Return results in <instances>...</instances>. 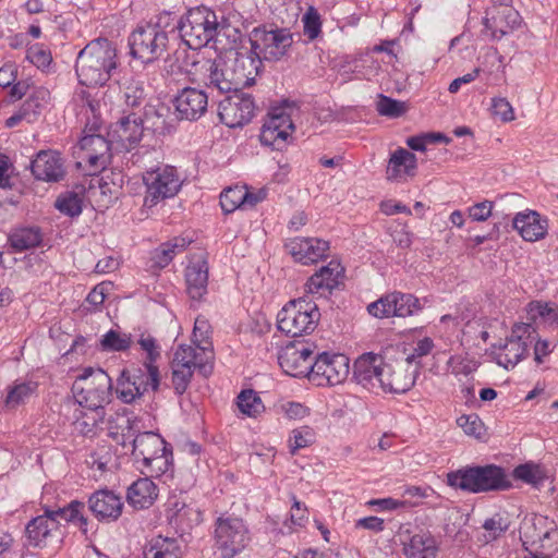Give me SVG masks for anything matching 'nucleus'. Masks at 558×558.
<instances>
[{
    "label": "nucleus",
    "instance_id": "1",
    "mask_svg": "<svg viewBox=\"0 0 558 558\" xmlns=\"http://www.w3.org/2000/svg\"><path fill=\"white\" fill-rule=\"evenodd\" d=\"M154 151L141 148L132 154L133 165L145 168L142 180L145 185L144 206L151 208L158 203L174 197L181 190L182 180L175 167L170 165H153L150 156Z\"/></svg>",
    "mask_w": 558,
    "mask_h": 558
},
{
    "label": "nucleus",
    "instance_id": "2",
    "mask_svg": "<svg viewBox=\"0 0 558 558\" xmlns=\"http://www.w3.org/2000/svg\"><path fill=\"white\" fill-rule=\"evenodd\" d=\"M118 68L116 46L106 38L88 43L76 58L75 72L78 82L85 86H102Z\"/></svg>",
    "mask_w": 558,
    "mask_h": 558
},
{
    "label": "nucleus",
    "instance_id": "3",
    "mask_svg": "<svg viewBox=\"0 0 558 558\" xmlns=\"http://www.w3.org/2000/svg\"><path fill=\"white\" fill-rule=\"evenodd\" d=\"M447 484L472 494L507 490L512 486L505 469L495 464L465 466L449 472Z\"/></svg>",
    "mask_w": 558,
    "mask_h": 558
},
{
    "label": "nucleus",
    "instance_id": "4",
    "mask_svg": "<svg viewBox=\"0 0 558 558\" xmlns=\"http://www.w3.org/2000/svg\"><path fill=\"white\" fill-rule=\"evenodd\" d=\"M132 456L144 475L159 477L172 466V449L157 433H140L133 439Z\"/></svg>",
    "mask_w": 558,
    "mask_h": 558
},
{
    "label": "nucleus",
    "instance_id": "5",
    "mask_svg": "<svg viewBox=\"0 0 558 558\" xmlns=\"http://www.w3.org/2000/svg\"><path fill=\"white\" fill-rule=\"evenodd\" d=\"M226 27V20L219 22L216 13L205 5L190 9L178 25L183 41L193 50L216 40Z\"/></svg>",
    "mask_w": 558,
    "mask_h": 558
},
{
    "label": "nucleus",
    "instance_id": "6",
    "mask_svg": "<svg viewBox=\"0 0 558 558\" xmlns=\"http://www.w3.org/2000/svg\"><path fill=\"white\" fill-rule=\"evenodd\" d=\"M213 352H198L192 345L180 344L171 362V386L174 393L182 396L187 390L195 371L208 377L213 373Z\"/></svg>",
    "mask_w": 558,
    "mask_h": 558
},
{
    "label": "nucleus",
    "instance_id": "7",
    "mask_svg": "<svg viewBox=\"0 0 558 558\" xmlns=\"http://www.w3.org/2000/svg\"><path fill=\"white\" fill-rule=\"evenodd\" d=\"M320 318L317 304L305 298L290 301L278 313V329L291 337L311 333Z\"/></svg>",
    "mask_w": 558,
    "mask_h": 558
},
{
    "label": "nucleus",
    "instance_id": "8",
    "mask_svg": "<svg viewBox=\"0 0 558 558\" xmlns=\"http://www.w3.org/2000/svg\"><path fill=\"white\" fill-rule=\"evenodd\" d=\"M112 381L102 369L86 368L73 386L80 408L105 409L110 402Z\"/></svg>",
    "mask_w": 558,
    "mask_h": 558
},
{
    "label": "nucleus",
    "instance_id": "9",
    "mask_svg": "<svg viewBox=\"0 0 558 558\" xmlns=\"http://www.w3.org/2000/svg\"><path fill=\"white\" fill-rule=\"evenodd\" d=\"M535 339L536 328L533 324H515L505 342L495 347L494 354L497 364L506 369L513 368L521 360L527 356Z\"/></svg>",
    "mask_w": 558,
    "mask_h": 558
},
{
    "label": "nucleus",
    "instance_id": "10",
    "mask_svg": "<svg viewBox=\"0 0 558 558\" xmlns=\"http://www.w3.org/2000/svg\"><path fill=\"white\" fill-rule=\"evenodd\" d=\"M167 45L168 34L159 24L137 26L129 37L130 54L144 63L158 60Z\"/></svg>",
    "mask_w": 558,
    "mask_h": 558
},
{
    "label": "nucleus",
    "instance_id": "11",
    "mask_svg": "<svg viewBox=\"0 0 558 558\" xmlns=\"http://www.w3.org/2000/svg\"><path fill=\"white\" fill-rule=\"evenodd\" d=\"M251 46L254 54L267 61L282 59L293 45V34L286 27H255L251 33Z\"/></svg>",
    "mask_w": 558,
    "mask_h": 558
},
{
    "label": "nucleus",
    "instance_id": "12",
    "mask_svg": "<svg viewBox=\"0 0 558 558\" xmlns=\"http://www.w3.org/2000/svg\"><path fill=\"white\" fill-rule=\"evenodd\" d=\"M160 386L158 366H141L123 369L117 380V393L124 403H132L148 389L157 391Z\"/></svg>",
    "mask_w": 558,
    "mask_h": 558
},
{
    "label": "nucleus",
    "instance_id": "13",
    "mask_svg": "<svg viewBox=\"0 0 558 558\" xmlns=\"http://www.w3.org/2000/svg\"><path fill=\"white\" fill-rule=\"evenodd\" d=\"M251 542L250 531L240 518L220 517L216 521L215 544L221 558H233Z\"/></svg>",
    "mask_w": 558,
    "mask_h": 558
},
{
    "label": "nucleus",
    "instance_id": "14",
    "mask_svg": "<svg viewBox=\"0 0 558 558\" xmlns=\"http://www.w3.org/2000/svg\"><path fill=\"white\" fill-rule=\"evenodd\" d=\"M420 300L410 293L393 291L368 304V313L376 318L408 317L421 311Z\"/></svg>",
    "mask_w": 558,
    "mask_h": 558
},
{
    "label": "nucleus",
    "instance_id": "15",
    "mask_svg": "<svg viewBox=\"0 0 558 558\" xmlns=\"http://www.w3.org/2000/svg\"><path fill=\"white\" fill-rule=\"evenodd\" d=\"M310 379L318 386H336L349 374V359L344 354L322 352L315 356Z\"/></svg>",
    "mask_w": 558,
    "mask_h": 558
},
{
    "label": "nucleus",
    "instance_id": "16",
    "mask_svg": "<svg viewBox=\"0 0 558 558\" xmlns=\"http://www.w3.org/2000/svg\"><path fill=\"white\" fill-rule=\"evenodd\" d=\"M219 101L218 116L220 121L228 128H241L247 124L255 111V102L251 95L242 92H231Z\"/></svg>",
    "mask_w": 558,
    "mask_h": 558
},
{
    "label": "nucleus",
    "instance_id": "17",
    "mask_svg": "<svg viewBox=\"0 0 558 558\" xmlns=\"http://www.w3.org/2000/svg\"><path fill=\"white\" fill-rule=\"evenodd\" d=\"M294 131L287 107H274L260 131V143L275 149H282Z\"/></svg>",
    "mask_w": 558,
    "mask_h": 558
},
{
    "label": "nucleus",
    "instance_id": "18",
    "mask_svg": "<svg viewBox=\"0 0 558 558\" xmlns=\"http://www.w3.org/2000/svg\"><path fill=\"white\" fill-rule=\"evenodd\" d=\"M314 351L305 343H290L278 355V363L283 372L292 377H308L312 375L315 357Z\"/></svg>",
    "mask_w": 558,
    "mask_h": 558
},
{
    "label": "nucleus",
    "instance_id": "19",
    "mask_svg": "<svg viewBox=\"0 0 558 558\" xmlns=\"http://www.w3.org/2000/svg\"><path fill=\"white\" fill-rule=\"evenodd\" d=\"M344 277V267L337 259H331L327 265L315 271L305 283V291L327 298L338 289Z\"/></svg>",
    "mask_w": 558,
    "mask_h": 558
},
{
    "label": "nucleus",
    "instance_id": "20",
    "mask_svg": "<svg viewBox=\"0 0 558 558\" xmlns=\"http://www.w3.org/2000/svg\"><path fill=\"white\" fill-rule=\"evenodd\" d=\"M62 524L50 513V507H46L44 513L33 518L25 527L28 545L34 547L46 546L47 541L56 538L61 541Z\"/></svg>",
    "mask_w": 558,
    "mask_h": 558
},
{
    "label": "nucleus",
    "instance_id": "21",
    "mask_svg": "<svg viewBox=\"0 0 558 558\" xmlns=\"http://www.w3.org/2000/svg\"><path fill=\"white\" fill-rule=\"evenodd\" d=\"M286 248L293 259L302 265L316 264L325 258L329 242L319 238H293L286 242Z\"/></svg>",
    "mask_w": 558,
    "mask_h": 558
},
{
    "label": "nucleus",
    "instance_id": "22",
    "mask_svg": "<svg viewBox=\"0 0 558 558\" xmlns=\"http://www.w3.org/2000/svg\"><path fill=\"white\" fill-rule=\"evenodd\" d=\"M231 74L230 80L234 92H241L243 88L252 86L256 76L259 74L263 62L260 58L253 53H236V57L229 61Z\"/></svg>",
    "mask_w": 558,
    "mask_h": 558
},
{
    "label": "nucleus",
    "instance_id": "23",
    "mask_svg": "<svg viewBox=\"0 0 558 558\" xmlns=\"http://www.w3.org/2000/svg\"><path fill=\"white\" fill-rule=\"evenodd\" d=\"M124 504L120 495L110 489H98L88 498V509L100 522H114L123 511Z\"/></svg>",
    "mask_w": 558,
    "mask_h": 558
},
{
    "label": "nucleus",
    "instance_id": "24",
    "mask_svg": "<svg viewBox=\"0 0 558 558\" xmlns=\"http://www.w3.org/2000/svg\"><path fill=\"white\" fill-rule=\"evenodd\" d=\"M173 105L179 119L196 121L207 110L208 95L195 87H184L174 97Z\"/></svg>",
    "mask_w": 558,
    "mask_h": 558
},
{
    "label": "nucleus",
    "instance_id": "25",
    "mask_svg": "<svg viewBox=\"0 0 558 558\" xmlns=\"http://www.w3.org/2000/svg\"><path fill=\"white\" fill-rule=\"evenodd\" d=\"M554 533H556L555 522L544 515L525 518L520 526V539L526 550H530L529 546L535 547V549L545 547L544 543Z\"/></svg>",
    "mask_w": 558,
    "mask_h": 558
},
{
    "label": "nucleus",
    "instance_id": "26",
    "mask_svg": "<svg viewBox=\"0 0 558 558\" xmlns=\"http://www.w3.org/2000/svg\"><path fill=\"white\" fill-rule=\"evenodd\" d=\"M521 17L513 7L487 8L483 23L494 39H500L520 25Z\"/></svg>",
    "mask_w": 558,
    "mask_h": 558
},
{
    "label": "nucleus",
    "instance_id": "27",
    "mask_svg": "<svg viewBox=\"0 0 558 558\" xmlns=\"http://www.w3.org/2000/svg\"><path fill=\"white\" fill-rule=\"evenodd\" d=\"M31 170L37 180L59 182L65 175L60 154L52 150H40L31 162Z\"/></svg>",
    "mask_w": 558,
    "mask_h": 558
},
{
    "label": "nucleus",
    "instance_id": "28",
    "mask_svg": "<svg viewBox=\"0 0 558 558\" xmlns=\"http://www.w3.org/2000/svg\"><path fill=\"white\" fill-rule=\"evenodd\" d=\"M186 291L194 301H201L207 293L208 263L205 255H194L185 268Z\"/></svg>",
    "mask_w": 558,
    "mask_h": 558
},
{
    "label": "nucleus",
    "instance_id": "29",
    "mask_svg": "<svg viewBox=\"0 0 558 558\" xmlns=\"http://www.w3.org/2000/svg\"><path fill=\"white\" fill-rule=\"evenodd\" d=\"M383 356L375 353H365L361 355L353 365V376L355 380L367 389L379 387L381 369L385 366Z\"/></svg>",
    "mask_w": 558,
    "mask_h": 558
},
{
    "label": "nucleus",
    "instance_id": "30",
    "mask_svg": "<svg viewBox=\"0 0 558 558\" xmlns=\"http://www.w3.org/2000/svg\"><path fill=\"white\" fill-rule=\"evenodd\" d=\"M84 159L96 172L106 168L110 157V143L99 134L85 135L80 140Z\"/></svg>",
    "mask_w": 558,
    "mask_h": 558
},
{
    "label": "nucleus",
    "instance_id": "31",
    "mask_svg": "<svg viewBox=\"0 0 558 558\" xmlns=\"http://www.w3.org/2000/svg\"><path fill=\"white\" fill-rule=\"evenodd\" d=\"M415 384L414 372L403 366L385 364L379 378V388L391 393H404Z\"/></svg>",
    "mask_w": 558,
    "mask_h": 558
},
{
    "label": "nucleus",
    "instance_id": "32",
    "mask_svg": "<svg viewBox=\"0 0 558 558\" xmlns=\"http://www.w3.org/2000/svg\"><path fill=\"white\" fill-rule=\"evenodd\" d=\"M512 226L525 241L530 242L545 238L548 230L547 219L534 210L518 213L512 220Z\"/></svg>",
    "mask_w": 558,
    "mask_h": 558
},
{
    "label": "nucleus",
    "instance_id": "33",
    "mask_svg": "<svg viewBox=\"0 0 558 558\" xmlns=\"http://www.w3.org/2000/svg\"><path fill=\"white\" fill-rule=\"evenodd\" d=\"M149 475L133 482L126 492V500L135 509H147L158 497V488Z\"/></svg>",
    "mask_w": 558,
    "mask_h": 558
},
{
    "label": "nucleus",
    "instance_id": "34",
    "mask_svg": "<svg viewBox=\"0 0 558 558\" xmlns=\"http://www.w3.org/2000/svg\"><path fill=\"white\" fill-rule=\"evenodd\" d=\"M438 543L428 531L413 534L403 544V554L407 558H437Z\"/></svg>",
    "mask_w": 558,
    "mask_h": 558
},
{
    "label": "nucleus",
    "instance_id": "35",
    "mask_svg": "<svg viewBox=\"0 0 558 558\" xmlns=\"http://www.w3.org/2000/svg\"><path fill=\"white\" fill-rule=\"evenodd\" d=\"M416 169V156L404 149L398 148L389 159L386 170L389 181H404L407 177H413Z\"/></svg>",
    "mask_w": 558,
    "mask_h": 558
},
{
    "label": "nucleus",
    "instance_id": "36",
    "mask_svg": "<svg viewBox=\"0 0 558 558\" xmlns=\"http://www.w3.org/2000/svg\"><path fill=\"white\" fill-rule=\"evenodd\" d=\"M205 85L211 90H217L219 94L234 92L233 84L230 80V65L229 61L221 58L208 62Z\"/></svg>",
    "mask_w": 558,
    "mask_h": 558
},
{
    "label": "nucleus",
    "instance_id": "37",
    "mask_svg": "<svg viewBox=\"0 0 558 558\" xmlns=\"http://www.w3.org/2000/svg\"><path fill=\"white\" fill-rule=\"evenodd\" d=\"M190 243L191 240H186L182 236H175L165 243H161L150 252L149 268L159 270L167 267L174 256L183 252Z\"/></svg>",
    "mask_w": 558,
    "mask_h": 558
},
{
    "label": "nucleus",
    "instance_id": "38",
    "mask_svg": "<svg viewBox=\"0 0 558 558\" xmlns=\"http://www.w3.org/2000/svg\"><path fill=\"white\" fill-rule=\"evenodd\" d=\"M114 132L122 145L130 150L143 136V120L136 113L130 112L119 120Z\"/></svg>",
    "mask_w": 558,
    "mask_h": 558
},
{
    "label": "nucleus",
    "instance_id": "39",
    "mask_svg": "<svg viewBox=\"0 0 558 558\" xmlns=\"http://www.w3.org/2000/svg\"><path fill=\"white\" fill-rule=\"evenodd\" d=\"M183 548L179 538L158 535L144 550L145 558H182Z\"/></svg>",
    "mask_w": 558,
    "mask_h": 558
},
{
    "label": "nucleus",
    "instance_id": "40",
    "mask_svg": "<svg viewBox=\"0 0 558 558\" xmlns=\"http://www.w3.org/2000/svg\"><path fill=\"white\" fill-rule=\"evenodd\" d=\"M84 509L85 504L83 501L72 500L64 507H58L56 509L50 508V513L57 521L75 524L82 533L86 535L88 531V519L84 515Z\"/></svg>",
    "mask_w": 558,
    "mask_h": 558
},
{
    "label": "nucleus",
    "instance_id": "41",
    "mask_svg": "<svg viewBox=\"0 0 558 558\" xmlns=\"http://www.w3.org/2000/svg\"><path fill=\"white\" fill-rule=\"evenodd\" d=\"M43 239V231L37 226L16 228L9 235L10 245L15 252L35 248L41 244Z\"/></svg>",
    "mask_w": 558,
    "mask_h": 558
},
{
    "label": "nucleus",
    "instance_id": "42",
    "mask_svg": "<svg viewBox=\"0 0 558 558\" xmlns=\"http://www.w3.org/2000/svg\"><path fill=\"white\" fill-rule=\"evenodd\" d=\"M169 520L178 531L184 534L202 522V512L184 502L175 501Z\"/></svg>",
    "mask_w": 558,
    "mask_h": 558
},
{
    "label": "nucleus",
    "instance_id": "43",
    "mask_svg": "<svg viewBox=\"0 0 558 558\" xmlns=\"http://www.w3.org/2000/svg\"><path fill=\"white\" fill-rule=\"evenodd\" d=\"M75 427L84 436H94L105 420V409L81 408L77 410Z\"/></svg>",
    "mask_w": 558,
    "mask_h": 558
},
{
    "label": "nucleus",
    "instance_id": "44",
    "mask_svg": "<svg viewBox=\"0 0 558 558\" xmlns=\"http://www.w3.org/2000/svg\"><path fill=\"white\" fill-rule=\"evenodd\" d=\"M38 383L35 380H16L8 390L4 403L10 409L28 401L37 391Z\"/></svg>",
    "mask_w": 558,
    "mask_h": 558
},
{
    "label": "nucleus",
    "instance_id": "45",
    "mask_svg": "<svg viewBox=\"0 0 558 558\" xmlns=\"http://www.w3.org/2000/svg\"><path fill=\"white\" fill-rule=\"evenodd\" d=\"M245 201H247L246 186L228 187L220 194V206L226 214H231L238 208L245 209Z\"/></svg>",
    "mask_w": 558,
    "mask_h": 558
},
{
    "label": "nucleus",
    "instance_id": "46",
    "mask_svg": "<svg viewBox=\"0 0 558 558\" xmlns=\"http://www.w3.org/2000/svg\"><path fill=\"white\" fill-rule=\"evenodd\" d=\"M236 405L240 412L250 417H256L265 411V405L253 389L242 390L236 397Z\"/></svg>",
    "mask_w": 558,
    "mask_h": 558
},
{
    "label": "nucleus",
    "instance_id": "47",
    "mask_svg": "<svg viewBox=\"0 0 558 558\" xmlns=\"http://www.w3.org/2000/svg\"><path fill=\"white\" fill-rule=\"evenodd\" d=\"M529 319L533 323L541 320L545 324L553 325L558 323V307L538 301H533L526 307Z\"/></svg>",
    "mask_w": 558,
    "mask_h": 558
},
{
    "label": "nucleus",
    "instance_id": "48",
    "mask_svg": "<svg viewBox=\"0 0 558 558\" xmlns=\"http://www.w3.org/2000/svg\"><path fill=\"white\" fill-rule=\"evenodd\" d=\"M54 206L69 217H77L82 213L83 196L74 191H66L58 196Z\"/></svg>",
    "mask_w": 558,
    "mask_h": 558
},
{
    "label": "nucleus",
    "instance_id": "49",
    "mask_svg": "<svg viewBox=\"0 0 558 558\" xmlns=\"http://www.w3.org/2000/svg\"><path fill=\"white\" fill-rule=\"evenodd\" d=\"M211 327L207 319L204 317H197L194 323L193 328V337L192 345L194 349H197L198 352H204L206 350L213 351V343L210 341Z\"/></svg>",
    "mask_w": 558,
    "mask_h": 558
},
{
    "label": "nucleus",
    "instance_id": "50",
    "mask_svg": "<svg viewBox=\"0 0 558 558\" xmlns=\"http://www.w3.org/2000/svg\"><path fill=\"white\" fill-rule=\"evenodd\" d=\"M510 522L507 517L501 513H495L483 523V529L487 532L484 535L485 542L489 543L499 538L509 529Z\"/></svg>",
    "mask_w": 558,
    "mask_h": 558
},
{
    "label": "nucleus",
    "instance_id": "51",
    "mask_svg": "<svg viewBox=\"0 0 558 558\" xmlns=\"http://www.w3.org/2000/svg\"><path fill=\"white\" fill-rule=\"evenodd\" d=\"M316 441V434L310 426H302L291 432L289 438L290 452L295 454L298 450L307 448Z\"/></svg>",
    "mask_w": 558,
    "mask_h": 558
},
{
    "label": "nucleus",
    "instance_id": "52",
    "mask_svg": "<svg viewBox=\"0 0 558 558\" xmlns=\"http://www.w3.org/2000/svg\"><path fill=\"white\" fill-rule=\"evenodd\" d=\"M457 425L462 428L465 435L477 439L485 434L484 423L475 413L462 414L457 418Z\"/></svg>",
    "mask_w": 558,
    "mask_h": 558
},
{
    "label": "nucleus",
    "instance_id": "53",
    "mask_svg": "<svg viewBox=\"0 0 558 558\" xmlns=\"http://www.w3.org/2000/svg\"><path fill=\"white\" fill-rule=\"evenodd\" d=\"M131 343L130 335L120 333L116 330H109L101 339V347L106 351H125L131 347Z\"/></svg>",
    "mask_w": 558,
    "mask_h": 558
},
{
    "label": "nucleus",
    "instance_id": "54",
    "mask_svg": "<svg viewBox=\"0 0 558 558\" xmlns=\"http://www.w3.org/2000/svg\"><path fill=\"white\" fill-rule=\"evenodd\" d=\"M137 342L141 345V349L147 353L143 365L157 366L155 362L160 357V349L156 342V339L150 335H142Z\"/></svg>",
    "mask_w": 558,
    "mask_h": 558
},
{
    "label": "nucleus",
    "instance_id": "55",
    "mask_svg": "<svg viewBox=\"0 0 558 558\" xmlns=\"http://www.w3.org/2000/svg\"><path fill=\"white\" fill-rule=\"evenodd\" d=\"M303 31L304 35L310 40L316 39L322 32V22L319 14L311 8L303 16Z\"/></svg>",
    "mask_w": 558,
    "mask_h": 558
},
{
    "label": "nucleus",
    "instance_id": "56",
    "mask_svg": "<svg viewBox=\"0 0 558 558\" xmlns=\"http://www.w3.org/2000/svg\"><path fill=\"white\" fill-rule=\"evenodd\" d=\"M377 111L381 116L397 118L403 114L404 104L390 97L380 95L379 101L377 102Z\"/></svg>",
    "mask_w": 558,
    "mask_h": 558
},
{
    "label": "nucleus",
    "instance_id": "57",
    "mask_svg": "<svg viewBox=\"0 0 558 558\" xmlns=\"http://www.w3.org/2000/svg\"><path fill=\"white\" fill-rule=\"evenodd\" d=\"M145 90L138 83L129 84L123 92V99L126 107L138 108L145 100Z\"/></svg>",
    "mask_w": 558,
    "mask_h": 558
},
{
    "label": "nucleus",
    "instance_id": "58",
    "mask_svg": "<svg viewBox=\"0 0 558 558\" xmlns=\"http://www.w3.org/2000/svg\"><path fill=\"white\" fill-rule=\"evenodd\" d=\"M48 92L46 89H39L34 95L28 97L19 109V112L28 121L31 116L36 117L39 109V99H45Z\"/></svg>",
    "mask_w": 558,
    "mask_h": 558
},
{
    "label": "nucleus",
    "instance_id": "59",
    "mask_svg": "<svg viewBox=\"0 0 558 558\" xmlns=\"http://www.w3.org/2000/svg\"><path fill=\"white\" fill-rule=\"evenodd\" d=\"M169 112V108L162 104L155 106H146L144 117L147 122L151 121V126L162 129L166 124L165 116Z\"/></svg>",
    "mask_w": 558,
    "mask_h": 558
},
{
    "label": "nucleus",
    "instance_id": "60",
    "mask_svg": "<svg viewBox=\"0 0 558 558\" xmlns=\"http://www.w3.org/2000/svg\"><path fill=\"white\" fill-rule=\"evenodd\" d=\"M533 347V357L536 365H541L546 361V357L554 351L555 345L553 342L541 339L538 337V332L536 331V339L532 343Z\"/></svg>",
    "mask_w": 558,
    "mask_h": 558
},
{
    "label": "nucleus",
    "instance_id": "61",
    "mask_svg": "<svg viewBox=\"0 0 558 558\" xmlns=\"http://www.w3.org/2000/svg\"><path fill=\"white\" fill-rule=\"evenodd\" d=\"M492 109L493 114L499 117L504 122H510L515 118L513 108L506 98H493Z\"/></svg>",
    "mask_w": 558,
    "mask_h": 558
},
{
    "label": "nucleus",
    "instance_id": "62",
    "mask_svg": "<svg viewBox=\"0 0 558 558\" xmlns=\"http://www.w3.org/2000/svg\"><path fill=\"white\" fill-rule=\"evenodd\" d=\"M26 58L37 68H46L51 62V54L45 48L35 45L27 49Z\"/></svg>",
    "mask_w": 558,
    "mask_h": 558
},
{
    "label": "nucleus",
    "instance_id": "63",
    "mask_svg": "<svg viewBox=\"0 0 558 558\" xmlns=\"http://www.w3.org/2000/svg\"><path fill=\"white\" fill-rule=\"evenodd\" d=\"M433 349L434 341L430 338L425 337L416 342L415 347L413 348V351L410 354H408L405 361L410 364L413 362H418L420 359L428 355Z\"/></svg>",
    "mask_w": 558,
    "mask_h": 558
},
{
    "label": "nucleus",
    "instance_id": "64",
    "mask_svg": "<svg viewBox=\"0 0 558 558\" xmlns=\"http://www.w3.org/2000/svg\"><path fill=\"white\" fill-rule=\"evenodd\" d=\"M469 216L474 221H485L492 216L493 202L484 201L469 207Z\"/></svg>",
    "mask_w": 558,
    "mask_h": 558
}]
</instances>
